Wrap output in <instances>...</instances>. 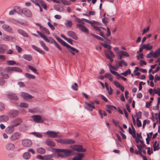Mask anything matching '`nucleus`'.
Instances as JSON below:
<instances>
[{"mask_svg": "<svg viewBox=\"0 0 160 160\" xmlns=\"http://www.w3.org/2000/svg\"><path fill=\"white\" fill-rule=\"evenodd\" d=\"M77 27L79 28L81 30L85 33L88 34L89 33V30L85 26H83L80 24H78L77 25Z\"/></svg>", "mask_w": 160, "mask_h": 160, "instance_id": "14", "label": "nucleus"}, {"mask_svg": "<svg viewBox=\"0 0 160 160\" xmlns=\"http://www.w3.org/2000/svg\"><path fill=\"white\" fill-rule=\"evenodd\" d=\"M5 109L4 104L2 102H0V110L1 111L4 110Z\"/></svg>", "mask_w": 160, "mask_h": 160, "instance_id": "57", "label": "nucleus"}, {"mask_svg": "<svg viewBox=\"0 0 160 160\" xmlns=\"http://www.w3.org/2000/svg\"><path fill=\"white\" fill-rule=\"evenodd\" d=\"M22 122V120L20 118H17L12 120L11 122L15 127L19 125Z\"/></svg>", "mask_w": 160, "mask_h": 160, "instance_id": "11", "label": "nucleus"}, {"mask_svg": "<svg viewBox=\"0 0 160 160\" xmlns=\"http://www.w3.org/2000/svg\"><path fill=\"white\" fill-rule=\"evenodd\" d=\"M104 39L105 41L104 42L105 43H109L111 42V41L109 39H108L106 36H105L103 38Z\"/></svg>", "mask_w": 160, "mask_h": 160, "instance_id": "62", "label": "nucleus"}, {"mask_svg": "<svg viewBox=\"0 0 160 160\" xmlns=\"http://www.w3.org/2000/svg\"><path fill=\"white\" fill-rule=\"evenodd\" d=\"M67 34L69 36L71 37L75 40H77L78 39V38L75 32L72 31H68Z\"/></svg>", "mask_w": 160, "mask_h": 160, "instance_id": "16", "label": "nucleus"}, {"mask_svg": "<svg viewBox=\"0 0 160 160\" xmlns=\"http://www.w3.org/2000/svg\"><path fill=\"white\" fill-rule=\"evenodd\" d=\"M84 157V154L78 153L76 156H74L72 160H82L81 159Z\"/></svg>", "mask_w": 160, "mask_h": 160, "instance_id": "19", "label": "nucleus"}, {"mask_svg": "<svg viewBox=\"0 0 160 160\" xmlns=\"http://www.w3.org/2000/svg\"><path fill=\"white\" fill-rule=\"evenodd\" d=\"M26 77L30 79H34L35 78V77L29 73H26L25 74Z\"/></svg>", "mask_w": 160, "mask_h": 160, "instance_id": "40", "label": "nucleus"}, {"mask_svg": "<svg viewBox=\"0 0 160 160\" xmlns=\"http://www.w3.org/2000/svg\"><path fill=\"white\" fill-rule=\"evenodd\" d=\"M37 152L39 154H44L46 152L45 149L42 147L38 148L37 149Z\"/></svg>", "mask_w": 160, "mask_h": 160, "instance_id": "32", "label": "nucleus"}, {"mask_svg": "<svg viewBox=\"0 0 160 160\" xmlns=\"http://www.w3.org/2000/svg\"><path fill=\"white\" fill-rule=\"evenodd\" d=\"M37 32L39 34L42 38L47 42H49L50 43L54 44L56 42V41L52 37H49V38L48 39L45 35L42 34L40 32L37 31Z\"/></svg>", "mask_w": 160, "mask_h": 160, "instance_id": "3", "label": "nucleus"}, {"mask_svg": "<svg viewBox=\"0 0 160 160\" xmlns=\"http://www.w3.org/2000/svg\"><path fill=\"white\" fill-rule=\"evenodd\" d=\"M20 106L22 107L27 108L28 106V105L26 103L22 102L20 103Z\"/></svg>", "mask_w": 160, "mask_h": 160, "instance_id": "56", "label": "nucleus"}, {"mask_svg": "<svg viewBox=\"0 0 160 160\" xmlns=\"http://www.w3.org/2000/svg\"><path fill=\"white\" fill-rule=\"evenodd\" d=\"M22 145L24 147H29L32 144V142L31 140L29 139H25L23 140L22 141Z\"/></svg>", "mask_w": 160, "mask_h": 160, "instance_id": "9", "label": "nucleus"}, {"mask_svg": "<svg viewBox=\"0 0 160 160\" xmlns=\"http://www.w3.org/2000/svg\"><path fill=\"white\" fill-rule=\"evenodd\" d=\"M16 48L18 52L19 53H21L22 50V48L17 45H16Z\"/></svg>", "mask_w": 160, "mask_h": 160, "instance_id": "58", "label": "nucleus"}, {"mask_svg": "<svg viewBox=\"0 0 160 160\" xmlns=\"http://www.w3.org/2000/svg\"><path fill=\"white\" fill-rule=\"evenodd\" d=\"M4 70H7V73L10 74L11 73V72L13 71L12 67H7Z\"/></svg>", "mask_w": 160, "mask_h": 160, "instance_id": "44", "label": "nucleus"}, {"mask_svg": "<svg viewBox=\"0 0 160 160\" xmlns=\"http://www.w3.org/2000/svg\"><path fill=\"white\" fill-rule=\"evenodd\" d=\"M68 51L71 53L73 55H75V53L74 52H75L77 53H78L79 52V51L77 49H76L70 45L68 49Z\"/></svg>", "mask_w": 160, "mask_h": 160, "instance_id": "18", "label": "nucleus"}, {"mask_svg": "<svg viewBox=\"0 0 160 160\" xmlns=\"http://www.w3.org/2000/svg\"><path fill=\"white\" fill-rule=\"evenodd\" d=\"M19 111L16 110H10L8 113V117L13 118L17 117L19 114Z\"/></svg>", "mask_w": 160, "mask_h": 160, "instance_id": "8", "label": "nucleus"}, {"mask_svg": "<svg viewBox=\"0 0 160 160\" xmlns=\"http://www.w3.org/2000/svg\"><path fill=\"white\" fill-rule=\"evenodd\" d=\"M41 30L47 34L49 35L50 34V32L49 30L45 27H42Z\"/></svg>", "mask_w": 160, "mask_h": 160, "instance_id": "50", "label": "nucleus"}, {"mask_svg": "<svg viewBox=\"0 0 160 160\" xmlns=\"http://www.w3.org/2000/svg\"><path fill=\"white\" fill-rule=\"evenodd\" d=\"M2 28L5 31L8 32H12V29L11 27L7 24H3L2 26Z\"/></svg>", "mask_w": 160, "mask_h": 160, "instance_id": "24", "label": "nucleus"}, {"mask_svg": "<svg viewBox=\"0 0 160 160\" xmlns=\"http://www.w3.org/2000/svg\"><path fill=\"white\" fill-rule=\"evenodd\" d=\"M53 157V156L52 154L46 155L45 160H54V159L52 158Z\"/></svg>", "mask_w": 160, "mask_h": 160, "instance_id": "48", "label": "nucleus"}, {"mask_svg": "<svg viewBox=\"0 0 160 160\" xmlns=\"http://www.w3.org/2000/svg\"><path fill=\"white\" fill-rule=\"evenodd\" d=\"M41 5L45 9H47V6L44 3V2L42 0H41L40 1Z\"/></svg>", "mask_w": 160, "mask_h": 160, "instance_id": "52", "label": "nucleus"}, {"mask_svg": "<svg viewBox=\"0 0 160 160\" xmlns=\"http://www.w3.org/2000/svg\"><path fill=\"white\" fill-rule=\"evenodd\" d=\"M34 121L36 123H43L44 121L40 115H36L32 116Z\"/></svg>", "mask_w": 160, "mask_h": 160, "instance_id": "7", "label": "nucleus"}, {"mask_svg": "<svg viewBox=\"0 0 160 160\" xmlns=\"http://www.w3.org/2000/svg\"><path fill=\"white\" fill-rule=\"evenodd\" d=\"M21 134L19 132H16L13 133L10 137V140L12 141H15L19 139Z\"/></svg>", "mask_w": 160, "mask_h": 160, "instance_id": "6", "label": "nucleus"}, {"mask_svg": "<svg viewBox=\"0 0 160 160\" xmlns=\"http://www.w3.org/2000/svg\"><path fill=\"white\" fill-rule=\"evenodd\" d=\"M32 47L36 51L40 53L43 55H44L45 54V52H44L40 48H38L37 46L35 45H32Z\"/></svg>", "mask_w": 160, "mask_h": 160, "instance_id": "26", "label": "nucleus"}, {"mask_svg": "<svg viewBox=\"0 0 160 160\" xmlns=\"http://www.w3.org/2000/svg\"><path fill=\"white\" fill-rule=\"evenodd\" d=\"M7 64L9 65H13L16 64V62L13 60H8L7 62Z\"/></svg>", "mask_w": 160, "mask_h": 160, "instance_id": "49", "label": "nucleus"}, {"mask_svg": "<svg viewBox=\"0 0 160 160\" xmlns=\"http://www.w3.org/2000/svg\"><path fill=\"white\" fill-rule=\"evenodd\" d=\"M66 22L64 24L68 28H71L72 25V22L68 20H66Z\"/></svg>", "mask_w": 160, "mask_h": 160, "instance_id": "38", "label": "nucleus"}, {"mask_svg": "<svg viewBox=\"0 0 160 160\" xmlns=\"http://www.w3.org/2000/svg\"><path fill=\"white\" fill-rule=\"evenodd\" d=\"M31 156V154L28 152H26L23 154V157L25 159H28L30 158Z\"/></svg>", "mask_w": 160, "mask_h": 160, "instance_id": "36", "label": "nucleus"}, {"mask_svg": "<svg viewBox=\"0 0 160 160\" xmlns=\"http://www.w3.org/2000/svg\"><path fill=\"white\" fill-rule=\"evenodd\" d=\"M105 78H108L111 81H113L112 76L109 73H106L104 75Z\"/></svg>", "mask_w": 160, "mask_h": 160, "instance_id": "35", "label": "nucleus"}, {"mask_svg": "<svg viewBox=\"0 0 160 160\" xmlns=\"http://www.w3.org/2000/svg\"><path fill=\"white\" fill-rule=\"evenodd\" d=\"M7 98L11 100L18 101V98L16 94L12 92H10L7 94Z\"/></svg>", "mask_w": 160, "mask_h": 160, "instance_id": "10", "label": "nucleus"}, {"mask_svg": "<svg viewBox=\"0 0 160 160\" xmlns=\"http://www.w3.org/2000/svg\"><path fill=\"white\" fill-rule=\"evenodd\" d=\"M6 149L9 150H13L15 148L14 145L12 143H9L7 144L5 146Z\"/></svg>", "mask_w": 160, "mask_h": 160, "instance_id": "27", "label": "nucleus"}, {"mask_svg": "<svg viewBox=\"0 0 160 160\" xmlns=\"http://www.w3.org/2000/svg\"><path fill=\"white\" fill-rule=\"evenodd\" d=\"M23 13L27 17H31L32 16V13L27 8L23 9Z\"/></svg>", "mask_w": 160, "mask_h": 160, "instance_id": "22", "label": "nucleus"}, {"mask_svg": "<svg viewBox=\"0 0 160 160\" xmlns=\"http://www.w3.org/2000/svg\"><path fill=\"white\" fill-rule=\"evenodd\" d=\"M18 32L20 34L22 35L24 37H27L28 36V33L23 30L19 29L18 30Z\"/></svg>", "mask_w": 160, "mask_h": 160, "instance_id": "29", "label": "nucleus"}, {"mask_svg": "<svg viewBox=\"0 0 160 160\" xmlns=\"http://www.w3.org/2000/svg\"><path fill=\"white\" fill-rule=\"evenodd\" d=\"M160 55V48L156 50L152 55V57L157 58Z\"/></svg>", "mask_w": 160, "mask_h": 160, "instance_id": "30", "label": "nucleus"}, {"mask_svg": "<svg viewBox=\"0 0 160 160\" xmlns=\"http://www.w3.org/2000/svg\"><path fill=\"white\" fill-rule=\"evenodd\" d=\"M90 103H89L86 102H85L86 105L87 106L86 107V108L89 111H92L93 109L95 108V107L94 106V103L92 101L90 102Z\"/></svg>", "mask_w": 160, "mask_h": 160, "instance_id": "13", "label": "nucleus"}, {"mask_svg": "<svg viewBox=\"0 0 160 160\" xmlns=\"http://www.w3.org/2000/svg\"><path fill=\"white\" fill-rule=\"evenodd\" d=\"M113 84L117 88H119L121 85L118 81H114L113 82Z\"/></svg>", "mask_w": 160, "mask_h": 160, "instance_id": "60", "label": "nucleus"}, {"mask_svg": "<svg viewBox=\"0 0 160 160\" xmlns=\"http://www.w3.org/2000/svg\"><path fill=\"white\" fill-rule=\"evenodd\" d=\"M101 45L104 48H108V51H105V54L106 58L109 59L111 62L113 61V58L115 57V55L113 52L111 50L112 47L111 45L106 43H101Z\"/></svg>", "mask_w": 160, "mask_h": 160, "instance_id": "2", "label": "nucleus"}, {"mask_svg": "<svg viewBox=\"0 0 160 160\" xmlns=\"http://www.w3.org/2000/svg\"><path fill=\"white\" fill-rule=\"evenodd\" d=\"M5 83V80L2 77H0V85L3 86Z\"/></svg>", "mask_w": 160, "mask_h": 160, "instance_id": "54", "label": "nucleus"}, {"mask_svg": "<svg viewBox=\"0 0 160 160\" xmlns=\"http://www.w3.org/2000/svg\"><path fill=\"white\" fill-rule=\"evenodd\" d=\"M45 143L49 147H54L56 146L55 142L49 139H47L45 140Z\"/></svg>", "mask_w": 160, "mask_h": 160, "instance_id": "21", "label": "nucleus"}, {"mask_svg": "<svg viewBox=\"0 0 160 160\" xmlns=\"http://www.w3.org/2000/svg\"><path fill=\"white\" fill-rule=\"evenodd\" d=\"M56 39L59 43H60L63 46L66 47L68 48L69 46H70V45L69 44L66 43L65 42H64L59 37H56Z\"/></svg>", "mask_w": 160, "mask_h": 160, "instance_id": "20", "label": "nucleus"}, {"mask_svg": "<svg viewBox=\"0 0 160 160\" xmlns=\"http://www.w3.org/2000/svg\"><path fill=\"white\" fill-rule=\"evenodd\" d=\"M31 134L34 135L37 138H42V135L41 133L38 132H32Z\"/></svg>", "mask_w": 160, "mask_h": 160, "instance_id": "42", "label": "nucleus"}, {"mask_svg": "<svg viewBox=\"0 0 160 160\" xmlns=\"http://www.w3.org/2000/svg\"><path fill=\"white\" fill-rule=\"evenodd\" d=\"M122 63L126 66H127V63L123 60H122L119 61L118 62V65L119 67H121L122 66Z\"/></svg>", "mask_w": 160, "mask_h": 160, "instance_id": "46", "label": "nucleus"}, {"mask_svg": "<svg viewBox=\"0 0 160 160\" xmlns=\"http://www.w3.org/2000/svg\"><path fill=\"white\" fill-rule=\"evenodd\" d=\"M9 119V117L5 115H0V122H6Z\"/></svg>", "mask_w": 160, "mask_h": 160, "instance_id": "23", "label": "nucleus"}, {"mask_svg": "<svg viewBox=\"0 0 160 160\" xmlns=\"http://www.w3.org/2000/svg\"><path fill=\"white\" fill-rule=\"evenodd\" d=\"M136 146L137 148L138 149V151H137V149H136L135 151V153L136 154H139L140 155V156L142 155L143 154L142 153V148L140 147L139 146H138V144H136Z\"/></svg>", "mask_w": 160, "mask_h": 160, "instance_id": "28", "label": "nucleus"}, {"mask_svg": "<svg viewBox=\"0 0 160 160\" xmlns=\"http://www.w3.org/2000/svg\"><path fill=\"white\" fill-rule=\"evenodd\" d=\"M15 10L16 12H17L19 14H22L23 13V9H21L20 7L18 6H16L15 7Z\"/></svg>", "mask_w": 160, "mask_h": 160, "instance_id": "34", "label": "nucleus"}, {"mask_svg": "<svg viewBox=\"0 0 160 160\" xmlns=\"http://www.w3.org/2000/svg\"><path fill=\"white\" fill-rule=\"evenodd\" d=\"M110 72L112 73L113 75L118 77L117 78L118 79H120V78H121L124 81H126L127 80L126 78L120 76L119 74L116 71H113L110 69Z\"/></svg>", "mask_w": 160, "mask_h": 160, "instance_id": "15", "label": "nucleus"}, {"mask_svg": "<svg viewBox=\"0 0 160 160\" xmlns=\"http://www.w3.org/2000/svg\"><path fill=\"white\" fill-rule=\"evenodd\" d=\"M137 126L140 127L142 126V123L141 121L139 120V118H137L136 119Z\"/></svg>", "mask_w": 160, "mask_h": 160, "instance_id": "55", "label": "nucleus"}, {"mask_svg": "<svg viewBox=\"0 0 160 160\" xmlns=\"http://www.w3.org/2000/svg\"><path fill=\"white\" fill-rule=\"evenodd\" d=\"M46 156V155H44L43 156H42L40 155H38L37 156V158L40 159L42 160L45 159V157Z\"/></svg>", "mask_w": 160, "mask_h": 160, "instance_id": "53", "label": "nucleus"}, {"mask_svg": "<svg viewBox=\"0 0 160 160\" xmlns=\"http://www.w3.org/2000/svg\"><path fill=\"white\" fill-rule=\"evenodd\" d=\"M31 2L38 6H40L39 3L38 2V0H31Z\"/></svg>", "mask_w": 160, "mask_h": 160, "instance_id": "61", "label": "nucleus"}, {"mask_svg": "<svg viewBox=\"0 0 160 160\" xmlns=\"http://www.w3.org/2000/svg\"><path fill=\"white\" fill-rule=\"evenodd\" d=\"M143 48L146 50H150L152 48V46L150 45L149 43L143 45Z\"/></svg>", "mask_w": 160, "mask_h": 160, "instance_id": "33", "label": "nucleus"}, {"mask_svg": "<svg viewBox=\"0 0 160 160\" xmlns=\"http://www.w3.org/2000/svg\"><path fill=\"white\" fill-rule=\"evenodd\" d=\"M19 23L21 25L24 26H28V22L26 20H22L21 21H19Z\"/></svg>", "mask_w": 160, "mask_h": 160, "instance_id": "41", "label": "nucleus"}, {"mask_svg": "<svg viewBox=\"0 0 160 160\" xmlns=\"http://www.w3.org/2000/svg\"><path fill=\"white\" fill-rule=\"evenodd\" d=\"M106 107L107 109H108L110 110H112L113 108L116 109L117 108L116 107L113 105H111L110 104H107L106 106Z\"/></svg>", "mask_w": 160, "mask_h": 160, "instance_id": "45", "label": "nucleus"}, {"mask_svg": "<svg viewBox=\"0 0 160 160\" xmlns=\"http://www.w3.org/2000/svg\"><path fill=\"white\" fill-rule=\"evenodd\" d=\"M71 88L72 89L76 91H77L78 89V86L76 83H74V85H72Z\"/></svg>", "mask_w": 160, "mask_h": 160, "instance_id": "51", "label": "nucleus"}, {"mask_svg": "<svg viewBox=\"0 0 160 160\" xmlns=\"http://www.w3.org/2000/svg\"><path fill=\"white\" fill-rule=\"evenodd\" d=\"M48 25L49 27L51 28L52 30H53L55 29V28L54 26L52 25L50 22H48Z\"/></svg>", "mask_w": 160, "mask_h": 160, "instance_id": "63", "label": "nucleus"}, {"mask_svg": "<svg viewBox=\"0 0 160 160\" xmlns=\"http://www.w3.org/2000/svg\"><path fill=\"white\" fill-rule=\"evenodd\" d=\"M10 21L11 22H12L13 24H17L18 23H19L18 21L16 20L13 19H10Z\"/></svg>", "mask_w": 160, "mask_h": 160, "instance_id": "59", "label": "nucleus"}, {"mask_svg": "<svg viewBox=\"0 0 160 160\" xmlns=\"http://www.w3.org/2000/svg\"><path fill=\"white\" fill-rule=\"evenodd\" d=\"M15 127L13 125H9L5 129V132L8 134H10L13 133L15 130Z\"/></svg>", "mask_w": 160, "mask_h": 160, "instance_id": "12", "label": "nucleus"}, {"mask_svg": "<svg viewBox=\"0 0 160 160\" xmlns=\"http://www.w3.org/2000/svg\"><path fill=\"white\" fill-rule=\"evenodd\" d=\"M58 157H67L72 155V151L69 149L53 148Z\"/></svg>", "mask_w": 160, "mask_h": 160, "instance_id": "1", "label": "nucleus"}, {"mask_svg": "<svg viewBox=\"0 0 160 160\" xmlns=\"http://www.w3.org/2000/svg\"><path fill=\"white\" fill-rule=\"evenodd\" d=\"M82 148L83 146L81 145H74L72 146V149L74 150L79 152H86V149Z\"/></svg>", "mask_w": 160, "mask_h": 160, "instance_id": "5", "label": "nucleus"}, {"mask_svg": "<svg viewBox=\"0 0 160 160\" xmlns=\"http://www.w3.org/2000/svg\"><path fill=\"white\" fill-rule=\"evenodd\" d=\"M22 58H23L29 61H31L32 58V56L30 54H24L22 56Z\"/></svg>", "mask_w": 160, "mask_h": 160, "instance_id": "31", "label": "nucleus"}, {"mask_svg": "<svg viewBox=\"0 0 160 160\" xmlns=\"http://www.w3.org/2000/svg\"><path fill=\"white\" fill-rule=\"evenodd\" d=\"M3 40L5 41H9L10 40V36H6L5 37L3 38Z\"/></svg>", "mask_w": 160, "mask_h": 160, "instance_id": "64", "label": "nucleus"}, {"mask_svg": "<svg viewBox=\"0 0 160 160\" xmlns=\"http://www.w3.org/2000/svg\"><path fill=\"white\" fill-rule=\"evenodd\" d=\"M118 52L123 57L125 56L126 57H129V54L126 52L124 51H120Z\"/></svg>", "mask_w": 160, "mask_h": 160, "instance_id": "37", "label": "nucleus"}, {"mask_svg": "<svg viewBox=\"0 0 160 160\" xmlns=\"http://www.w3.org/2000/svg\"><path fill=\"white\" fill-rule=\"evenodd\" d=\"M57 142L61 144H72L75 143V142L74 140L69 139H59L56 140Z\"/></svg>", "mask_w": 160, "mask_h": 160, "instance_id": "4", "label": "nucleus"}, {"mask_svg": "<svg viewBox=\"0 0 160 160\" xmlns=\"http://www.w3.org/2000/svg\"><path fill=\"white\" fill-rule=\"evenodd\" d=\"M131 126L132 128V130L133 131V133L132 134V136L134 138H135L136 137V131L135 128H134L132 124V123H131Z\"/></svg>", "mask_w": 160, "mask_h": 160, "instance_id": "47", "label": "nucleus"}, {"mask_svg": "<svg viewBox=\"0 0 160 160\" xmlns=\"http://www.w3.org/2000/svg\"><path fill=\"white\" fill-rule=\"evenodd\" d=\"M13 71L16 72H22V70L20 68L13 67H12Z\"/></svg>", "mask_w": 160, "mask_h": 160, "instance_id": "39", "label": "nucleus"}, {"mask_svg": "<svg viewBox=\"0 0 160 160\" xmlns=\"http://www.w3.org/2000/svg\"><path fill=\"white\" fill-rule=\"evenodd\" d=\"M47 135L49 137L53 138H57L58 137V132H56L52 131H48L46 132Z\"/></svg>", "mask_w": 160, "mask_h": 160, "instance_id": "17", "label": "nucleus"}, {"mask_svg": "<svg viewBox=\"0 0 160 160\" xmlns=\"http://www.w3.org/2000/svg\"><path fill=\"white\" fill-rule=\"evenodd\" d=\"M21 96L23 97V98L25 99H31L32 98V96L28 93L22 92L21 93Z\"/></svg>", "mask_w": 160, "mask_h": 160, "instance_id": "25", "label": "nucleus"}, {"mask_svg": "<svg viewBox=\"0 0 160 160\" xmlns=\"http://www.w3.org/2000/svg\"><path fill=\"white\" fill-rule=\"evenodd\" d=\"M28 67L29 69L31 70L33 72L35 73L38 74V72H37V70L34 68L33 67L30 65H28Z\"/></svg>", "mask_w": 160, "mask_h": 160, "instance_id": "43", "label": "nucleus"}]
</instances>
